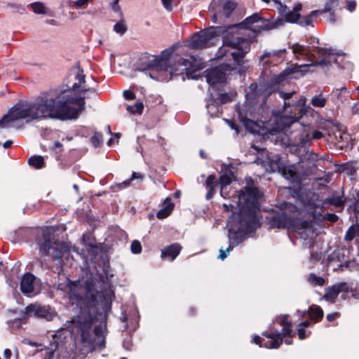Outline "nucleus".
Here are the masks:
<instances>
[{
	"label": "nucleus",
	"instance_id": "22",
	"mask_svg": "<svg viewBox=\"0 0 359 359\" xmlns=\"http://www.w3.org/2000/svg\"><path fill=\"white\" fill-rule=\"evenodd\" d=\"M150 71L166 72L168 70V60L155 56L153 60L147 61Z\"/></svg>",
	"mask_w": 359,
	"mask_h": 359
},
{
	"label": "nucleus",
	"instance_id": "41",
	"mask_svg": "<svg viewBox=\"0 0 359 359\" xmlns=\"http://www.w3.org/2000/svg\"><path fill=\"white\" fill-rule=\"evenodd\" d=\"M114 30L121 35L123 34L127 31V27L124 21L121 20L118 22L116 23L115 25L114 26Z\"/></svg>",
	"mask_w": 359,
	"mask_h": 359
},
{
	"label": "nucleus",
	"instance_id": "43",
	"mask_svg": "<svg viewBox=\"0 0 359 359\" xmlns=\"http://www.w3.org/2000/svg\"><path fill=\"white\" fill-rule=\"evenodd\" d=\"M242 122H243V126L245 127V128L248 130L252 132V128L255 126V123L254 121H252L247 117H243L242 118Z\"/></svg>",
	"mask_w": 359,
	"mask_h": 359
},
{
	"label": "nucleus",
	"instance_id": "37",
	"mask_svg": "<svg viewBox=\"0 0 359 359\" xmlns=\"http://www.w3.org/2000/svg\"><path fill=\"white\" fill-rule=\"evenodd\" d=\"M309 282L314 286H322L325 283V280L320 276H318L314 273H311L308 278Z\"/></svg>",
	"mask_w": 359,
	"mask_h": 359
},
{
	"label": "nucleus",
	"instance_id": "31",
	"mask_svg": "<svg viewBox=\"0 0 359 359\" xmlns=\"http://www.w3.org/2000/svg\"><path fill=\"white\" fill-rule=\"evenodd\" d=\"M28 164L35 169H41L45 167L46 163L42 156H31L28 161Z\"/></svg>",
	"mask_w": 359,
	"mask_h": 359
},
{
	"label": "nucleus",
	"instance_id": "34",
	"mask_svg": "<svg viewBox=\"0 0 359 359\" xmlns=\"http://www.w3.org/2000/svg\"><path fill=\"white\" fill-rule=\"evenodd\" d=\"M236 3L231 1H226L222 6V14L226 18H229L231 13L236 9Z\"/></svg>",
	"mask_w": 359,
	"mask_h": 359
},
{
	"label": "nucleus",
	"instance_id": "44",
	"mask_svg": "<svg viewBox=\"0 0 359 359\" xmlns=\"http://www.w3.org/2000/svg\"><path fill=\"white\" fill-rule=\"evenodd\" d=\"M78 73L76 74L75 79L79 81V83H84L86 80V76L83 74V70L80 67V63L77 62Z\"/></svg>",
	"mask_w": 359,
	"mask_h": 359
},
{
	"label": "nucleus",
	"instance_id": "48",
	"mask_svg": "<svg viewBox=\"0 0 359 359\" xmlns=\"http://www.w3.org/2000/svg\"><path fill=\"white\" fill-rule=\"evenodd\" d=\"M311 334V332L309 331L308 334H306V332L305 330V328L302 327H297V334L298 337L300 340L305 339L307 338L310 334Z\"/></svg>",
	"mask_w": 359,
	"mask_h": 359
},
{
	"label": "nucleus",
	"instance_id": "64",
	"mask_svg": "<svg viewBox=\"0 0 359 359\" xmlns=\"http://www.w3.org/2000/svg\"><path fill=\"white\" fill-rule=\"evenodd\" d=\"M229 252L226 250H224L222 248L219 250V255L218 256V257L219 259H221L222 260H224L225 258H226L227 257V253Z\"/></svg>",
	"mask_w": 359,
	"mask_h": 359
},
{
	"label": "nucleus",
	"instance_id": "39",
	"mask_svg": "<svg viewBox=\"0 0 359 359\" xmlns=\"http://www.w3.org/2000/svg\"><path fill=\"white\" fill-rule=\"evenodd\" d=\"M31 7L36 14H45L46 13V8L41 2H34L31 4Z\"/></svg>",
	"mask_w": 359,
	"mask_h": 359
},
{
	"label": "nucleus",
	"instance_id": "42",
	"mask_svg": "<svg viewBox=\"0 0 359 359\" xmlns=\"http://www.w3.org/2000/svg\"><path fill=\"white\" fill-rule=\"evenodd\" d=\"M131 252L133 254H140L142 252V245L140 241L134 240L130 245Z\"/></svg>",
	"mask_w": 359,
	"mask_h": 359
},
{
	"label": "nucleus",
	"instance_id": "24",
	"mask_svg": "<svg viewBox=\"0 0 359 359\" xmlns=\"http://www.w3.org/2000/svg\"><path fill=\"white\" fill-rule=\"evenodd\" d=\"M235 179V175L231 170H229L225 173L221 175L218 180L219 188H220V196L224 198H226L227 196L224 195V189L230 185L232 181Z\"/></svg>",
	"mask_w": 359,
	"mask_h": 359
},
{
	"label": "nucleus",
	"instance_id": "61",
	"mask_svg": "<svg viewBox=\"0 0 359 359\" xmlns=\"http://www.w3.org/2000/svg\"><path fill=\"white\" fill-rule=\"evenodd\" d=\"M328 13H329L328 20L332 23H334L336 22L335 13L333 11V10Z\"/></svg>",
	"mask_w": 359,
	"mask_h": 359
},
{
	"label": "nucleus",
	"instance_id": "10",
	"mask_svg": "<svg viewBox=\"0 0 359 359\" xmlns=\"http://www.w3.org/2000/svg\"><path fill=\"white\" fill-rule=\"evenodd\" d=\"M281 24L282 21L280 20H273V18H264L261 16L259 13H255L247 17L237 26L243 29H250L255 34H258L262 31L277 28Z\"/></svg>",
	"mask_w": 359,
	"mask_h": 359
},
{
	"label": "nucleus",
	"instance_id": "63",
	"mask_svg": "<svg viewBox=\"0 0 359 359\" xmlns=\"http://www.w3.org/2000/svg\"><path fill=\"white\" fill-rule=\"evenodd\" d=\"M228 122L231 129L236 130L237 133L239 131V126L233 121H229Z\"/></svg>",
	"mask_w": 359,
	"mask_h": 359
},
{
	"label": "nucleus",
	"instance_id": "60",
	"mask_svg": "<svg viewBox=\"0 0 359 359\" xmlns=\"http://www.w3.org/2000/svg\"><path fill=\"white\" fill-rule=\"evenodd\" d=\"M161 1L165 9L168 11L172 10L171 0H161Z\"/></svg>",
	"mask_w": 359,
	"mask_h": 359
},
{
	"label": "nucleus",
	"instance_id": "47",
	"mask_svg": "<svg viewBox=\"0 0 359 359\" xmlns=\"http://www.w3.org/2000/svg\"><path fill=\"white\" fill-rule=\"evenodd\" d=\"M336 285L339 290V293L340 292L347 293V292H350V290H351V287L348 286V283L346 282L337 283Z\"/></svg>",
	"mask_w": 359,
	"mask_h": 359
},
{
	"label": "nucleus",
	"instance_id": "1",
	"mask_svg": "<svg viewBox=\"0 0 359 359\" xmlns=\"http://www.w3.org/2000/svg\"><path fill=\"white\" fill-rule=\"evenodd\" d=\"M67 287L70 304L79 309V313L72 318L69 329L72 335L79 341L81 353H91L96 347L104 348L107 320L103 326L100 325L93 328L95 320L93 313L98 309V296L100 294L102 309L107 316L111 309L112 299L115 297L114 290L109 289L99 292L91 278L83 281L69 280Z\"/></svg>",
	"mask_w": 359,
	"mask_h": 359
},
{
	"label": "nucleus",
	"instance_id": "12",
	"mask_svg": "<svg viewBox=\"0 0 359 359\" xmlns=\"http://www.w3.org/2000/svg\"><path fill=\"white\" fill-rule=\"evenodd\" d=\"M236 68L229 64H222L205 71L206 81L212 88H216L219 84L226 82L227 72L234 71Z\"/></svg>",
	"mask_w": 359,
	"mask_h": 359
},
{
	"label": "nucleus",
	"instance_id": "45",
	"mask_svg": "<svg viewBox=\"0 0 359 359\" xmlns=\"http://www.w3.org/2000/svg\"><path fill=\"white\" fill-rule=\"evenodd\" d=\"M280 97L284 100V102L289 101L290 100L293 98L294 95L296 94V91H292L290 93H285L283 90L278 91Z\"/></svg>",
	"mask_w": 359,
	"mask_h": 359
},
{
	"label": "nucleus",
	"instance_id": "36",
	"mask_svg": "<svg viewBox=\"0 0 359 359\" xmlns=\"http://www.w3.org/2000/svg\"><path fill=\"white\" fill-rule=\"evenodd\" d=\"M144 109V104L142 102H137L133 105H128L127 110L132 114H142Z\"/></svg>",
	"mask_w": 359,
	"mask_h": 359
},
{
	"label": "nucleus",
	"instance_id": "40",
	"mask_svg": "<svg viewBox=\"0 0 359 359\" xmlns=\"http://www.w3.org/2000/svg\"><path fill=\"white\" fill-rule=\"evenodd\" d=\"M358 231L359 229L356 226H351V227H349V229L347 230L346 233L345 240L348 241H352L356 236Z\"/></svg>",
	"mask_w": 359,
	"mask_h": 359
},
{
	"label": "nucleus",
	"instance_id": "50",
	"mask_svg": "<svg viewBox=\"0 0 359 359\" xmlns=\"http://www.w3.org/2000/svg\"><path fill=\"white\" fill-rule=\"evenodd\" d=\"M93 0H76L74 1V7L76 8L85 7L88 3L92 2Z\"/></svg>",
	"mask_w": 359,
	"mask_h": 359
},
{
	"label": "nucleus",
	"instance_id": "28",
	"mask_svg": "<svg viewBox=\"0 0 359 359\" xmlns=\"http://www.w3.org/2000/svg\"><path fill=\"white\" fill-rule=\"evenodd\" d=\"M339 4V0H327L325 2L324 8L311 11V15L317 17L324 13L330 12Z\"/></svg>",
	"mask_w": 359,
	"mask_h": 359
},
{
	"label": "nucleus",
	"instance_id": "7",
	"mask_svg": "<svg viewBox=\"0 0 359 359\" xmlns=\"http://www.w3.org/2000/svg\"><path fill=\"white\" fill-rule=\"evenodd\" d=\"M306 100L304 95H301L299 101H295L297 104L283 111L285 114L280 116L278 121L280 130H287L292 123L299 122L304 115H313L316 113L313 108L306 104Z\"/></svg>",
	"mask_w": 359,
	"mask_h": 359
},
{
	"label": "nucleus",
	"instance_id": "6",
	"mask_svg": "<svg viewBox=\"0 0 359 359\" xmlns=\"http://www.w3.org/2000/svg\"><path fill=\"white\" fill-rule=\"evenodd\" d=\"M298 212V208L294 204L284 201L279 205V210L275 211L266 217V224L269 229L290 230L294 214Z\"/></svg>",
	"mask_w": 359,
	"mask_h": 359
},
{
	"label": "nucleus",
	"instance_id": "49",
	"mask_svg": "<svg viewBox=\"0 0 359 359\" xmlns=\"http://www.w3.org/2000/svg\"><path fill=\"white\" fill-rule=\"evenodd\" d=\"M136 70L139 72H142L147 73V71H150L149 67L148 65L147 62H140L137 64Z\"/></svg>",
	"mask_w": 359,
	"mask_h": 359
},
{
	"label": "nucleus",
	"instance_id": "13",
	"mask_svg": "<svg viewBox=\"0 0 359 359\" xmlns=\"http://www.w3.org/2000/svg\"><path fill=\"white\" fill-rule=\"evenodd\" d=\"M323 137V134L320 130L311 131L308 126H303L302 130L294 138V146L304 148L306 147L312 140H320Z\"/></svg>",
	"mask_w": 359,
	"mask_h": 359
},
{
	"label": "nucleus",
	"instance_id": "18",
	"mask_svg": "<svg viewBox=\"0 0 359 359\" xmlns=\"http://www.w3.org/2000/svg\"><path fill=\"white\" fill-rule=\"evenodd\" d=\"M182 249V246L180 243H174L161 250V257L163 260L172 262L180 255Z\"/></svg>",
	"mask_w": 359,
	"mask_h": 359
},
{
	"label": "nucleus",
	"instance_id": "4",
	"mask_svg": "<svg viewBox=\"0 0 359 359\" xmlns=\"http://www.w3.org/2000/svg\"><path fill=\"white\" fill-rule=\"evenodd\" d=\"M54 235L49 229H43L36 238V244L41 257H49L55 262L58 273L62 271V257L68 252V248L64 242L53 241Z\"/></svg>",
	"mask_w": 359,
	"mask_h": 359
},
{
	"label": "nucleus",
	"instance_id": "53",
	"mask_svg": "<svg viewBox=\"0 0 359 359\" xmlns=\"http://www.w3.org/2000/svg\"><path fill=\"white\" fill-rule=\"evenodd\" d=\"M356 1L355 0H348L346 1V8L350 11L353 12L356 8Z\"/></svg>",
	"mask_w": 359,
	"mask_h": 359
},
{
	"label": "nucleus",
	"instance_id": "17",
	"mask_svg": "<svg viewBox=\"0 0 359 359\" xmlns=\"http://www.w3.org/2000/svg\"><path fill=\"white\" fill-rule=\"evenodd\" d=\"M25 313L27 316H34L39 318H48L51 316L48 306H41L37 304H30L25 308Z\"/></svg>",
	"mask_w": 359,
	"mask_h": 359
},
{
	"label": "nucleus",
	"instance_id": "57",
	"mask_svg": "<svg viewBox=\"0 0 359 359\" xmlns=\"http://www.w3.org/2000/svg\"><path fill=\"white\" fill-rule=\"evenodd\" d=\"M196 72L197 71L196 69H187V77L191 78V79H198V76H196Z\"/></svg>",
	"mask_w": 359,
	"mask_h": 359
},
{
	"label": "nucleus",
	"instance_id": "26",
	"mask_svg": "<svg viewBox=\"0 0 359 359\" xmlns=\"http://www.w3.org/2000/svg\"><path fill=\"white\" fill-rule=\"evenodd\" d=\"M164 207L159 210L156 213V217L158 219H165L168 217L172 212L174 208V203L170 198H167L164 201Z\"/></svg>",
	"mask_w": 359,
	"mask_h": 359
},
{
	"label": "nucleus",
	"instance_id": "52",
	"mask_svg": "<svg viewBox=\"0 0 359 359\" xmlns=\"http://www.w3.org/2000/svg\"><path fill=\"white\" fill-rule=\"evenodd\" d=\"M123 97L127 100H133L136 98L135 93L130 90H126L123 92Z\"/></svg>",
	"mask_w": 359,
	"mask_h": 359
},
{
	"label": "nucleus",
	"instance_id": "27",
	"mask_svg": "<svg viewBox=\"0 0 359 359\" xmlns=\"http://www.w3.org/2000/svg\"><path fill=\"white\" fill-rule=\"evenodd\" d=\"M232 100L233 97L231 95L226 93H219L217 99H215L212 95L211 102L207 104V107L208 108L210 105L224 104L231 102Z\"/></svg>",
	"mask_w": 359,
	"mask_h": 359
},
{
	"label": "nucleus",
	"instance_id": "21",
	"mask_svg": "<svg viewBox=\"0 0 359 359\" xmlns=\"http://www.w3.org/2000/svg\"><path fill=\"white\" fill-rule=\"evenodd\" d=\"M204 186L207 189L206 200L212 199L216 194V188L219 186V181L215 175H210L206 178Z\"/></svg>",
	"mask_w": 359,
	"mask_h": 359
},
{
	"label": "nucleus",
	"instance_id": "5",
	"mask_svg": "<svg viewBox=\"0 0 359 359\" xmlns=\"http://www.w3.org/2000/svg\"><path fill=\"white\" fill-rule=\"evenodd\" d=\"M280 325L283 326L280 332H269L264 331L262 335L267 339H263L259 335H254L252 337V341L259 345V347H264L270 349L278 348L283 342L285 337H291L293 335L292 325L289 320L288 315H284L280 317L278 320Z\"/></svg>",
	"mask_w": 359,
	"mask_h": 359
},
{
	"label": "nucleus",
	"instance_id": "35",
	"mask_svg": "<svg viewBox=\"0 0 359 359\" xmlns=\"http://www.w3.org/2000/svg\"><path fill=\"white\" fill-rule=\"evenodd\" d=\"M327 103V100L323 96L322 93L315 95L311 100V104L315 107H324Z\"/></svg>",
	"mask_w": 359,
	"mask_h": 359
},
{
	"label": "nucleus",
	"instance_id": "30",
	"mask_svg": "<svg viewBox=\"0 0 359 359\" xmlns=\"http://www.w3.org/2000/svg\"><path fill=\"white\" fill-rule=\"evenodd\" d=\"M339 294V290L337 287V285L334 284L330 287L325 288V292L323 298L327 301L334 303L335 302V300L337 298Z\"/></svg>",
	"mask_w": 359,
	"mask_h": 359
},
{
	"label": "nucleus",
	"instance_id": "58",
	"mask_svg": "<svg viewBox=\"0 0 359 359\" xmlns=\"http://www.w3.org/2000/svg\"><path fill=\"white\" fill-rule=\"evenodd\" d=\"M82 92L84 93H92V94L94 96H97L98 95L97 93L96 92V90L94 88H86L85 86H83L82 88Z\"/></svg>",
	"mask_w": 359,
	"mask_h": 359
},
{
	"label": "nucleus",
	"instance_id": "46",
	"mask_svg": "<svg viewBox=\"0 0 359 359\" xmlns=\"http://www.w3.org/2000/svg\"><path fill=\"white\" fill-rule=\"evenodd\" d=\"M287 189H289V193L293 198H297V199L301 198L302 191L299 188L288 187Z\"/></svg>",
	"mask_w": 359,
	"mask_h": 359
},
{
	"label": "nucleus",
	"instance_id": "23",
	"mask_svg": "<svg viewBox=\"0 0 359 359\" xmlns=\"http://www.w3.org/2000/svg\"><path fill=\"white\" fill-rule=\"evenodd\" d=\"M290 48L292 49L296 59H299V55L306 56L312 62L313 59L316 58L315 55L310 52L309 46H306L298 43H295L290 46Z\"/></svg>",
	"mask_w": 359,
	"mask_h": 359
},
{
	"label": "nucleus",
	"instance_id": "3",
	"mask_svg": "<svg viewBox=\"0 0 359 359\" xmlns=\"http://www.w3.org/2000/svg\"><path fill=\"white\" fill-rule=\"evenodd\" d=\"M262 196L255 186L251 177L247 180V185L241 190L239 199L242 205L239 212L228 222V237L229 245L227 252L233 250L234 246L241 243L248 233L256 231L261 225L258 213L260 210L259 198Z\"/></svg>",
	"mask_w": 359,
	"mask_h": 359
},
{
	"label": "nucleus",
	"instance_id": "32",
	"mask_svg": "<svg viewBox=\"0 0 359 359\" xmlns=\"http://www.w3.org/2000/svg\"><path fill=\"white\" fill-rule=\"evenodd\" d=\"M144 178V175L140 172H133L130 176V177L121 183H118L115 186L118 189H121L123 188H126L130 186V182L135 180H142Z\"/></svg>",
	"mask_w": 359,
	"mask_h": 359
},
{
	"label": "nucleus",
	"instance_id": "51",
	"mask_svg": "<svg viewBox=\"0 0 359 359\" xmlns=\"http://www.w3.org/2000/svg\"><path fill=\"white\" fill-rule=\"evenodd\" d=\"M295 101H299V98L293 97L292 99L290 100L289 101L284 102L283 111L286 110L287 109L290 108L292 106H294L295 104H297Z\"/></svg>",
	"mask_w": 359,
	"mask_h": 359
},
{
	"label": "nucleus",
	"instance_id": "14",
	"mask_svg": "<svg viewBox=\"0 0 359 359\" xmlns=\"http://www.w3.org/2000/svg\"><path fill=\"white\" fill-rule=\"evenodd\" d=\"M302 9V4H296L292 11H289L284 15V20L286 22L297 23L302 27L311 25L313 16L311 15V13L307 15L302 16L299 13Z\"/></svg>",
	"mask_w": 359,
	"mask_h": 359
},
{
	"label": "nucleus",
	"instance_id": "11",
	"mask_svg": "<svg viewBox=\"0 0 359 359\" xmlns=\"http://www.w3.org/2000/svg\"><path fill=\"white\" fill-rule=\"evenodd\" d=\"M219 35V28L210 27L195 32L191 36L189 47L192 49H203L210 46V41Z\"/></svg>",
	"mask_w": 359,
	"mask_h": 359
},
{
	"label": "nucleus",
	"instance_id": "54",
	"mask_svg": "<svg viewBox=\"0 0 359 359\" xmlns=\"http://www.w3.org/2000/svg\"><path fill=\"white\" fill-rule=\"evenodd\" d=\"M350 292L351 297L355 299H359V283L357 284L354 287H351Z\"/></svg>",
	"mask_w": 359,
	"mask_h": 359
},
{
	"label": "nucleus",
	"instance_id": "2",
	"mask_svg": "<svg viewBox=\"0 0 359 359\" xmlns=\"http://www.w3.org/2000/svg\"><path fill=\"white\" fill-rule=\"evenodd\" d=\"M76 96L71 90L54 89L41 93L34 102H18L0 119V127H8L14 121L31 118H50L60 121L76 119L85 109V99Z\"/></svg>",
	"mask_w": 359,
	"mask_h": 359
},
{
	"label": "nucleus",
	"instance_id": "33",
	"mask_svg": "<svg viewBox=\"0 0 359 359\" xmlns=\"http://www.w3.org/2000/svg\"><path fill=\"white\" fill-rule=\"evenodd\" d=\"M272 163H274L277 165L278 171L281 172L282 175L286 178H289V177L292 178L294 175V172L291 170V169L287 168L284 164L280 162V158L276 159V161H273Z\"/></svg>",
	"mask_w": 359,
	"mask_h": 359
},
{
	"label": "nucleus",
	"instance_id": "9",
	"mask_svg": "<svg viewBox=\"0 0 359 359\" xmlns=\"http://www.w3.org/2000/svg\"><path fill=\"white\" fill-rule=\"evenodd\" d=\"M313 51L316 52L318 57L320 58V60L314 61L311 64H304L301 65H294L290 67L285 69L280 74H283V79L285 81L289 75L294 73L302 72L303 75L307 72V68L311 66H320V67H328L331 65L332 61L328 57L334 55L332 48H325L318 46L313 47Z\"/></svg>",
	"mask_w": 359,
	"mask_h": 359
},
{
	"label": "nucleus",
	"instance_id": "56",
	"mask_svg": "<svg viewBox=\"0 0 359 359\" xmlns=\"http://www.w3.org/2000/svg\"><path fill=\"white\" fill-rule=\"evenodd\" d=\"M340 316V313L339 312H334V313H328L327 316H326V319L327 320V321L329 322H332L334 321L335 319H337V318H339Z\"/></svg>",
	"mask_w": 359,
	"mask_h": 359
},
{
	"label": "nucleus",
	"instance_id": "20",
	"mask_svg": "<svg viewBox=\"0 0 359 359\" xmlns=\"http://www.w3.org/2000/svg\"><path fill=\"white\" fill-rule=\"evenodd\" d=\"M283 77V74H277L272 76L270 81L264 85V92L269 96L276 91H280L279 86L283 81H284Z\"/></svg>",
	"mask_w": 359,
	"mask_h": 359
},
{
	"label": "nucleus",
	"instance_id": "8",
	"mask_svg": "<svg viewBox=\"0 0 359 359\" xmlns=\"http://www.w3.org/2000/svg\"><path fill=\"white\" fill-rule=\"evenodd\" d=\"M223 46H228L237 50L236 51L231 53L234 62L233 67L236 68L234 70H237V72L240 75L245 74L248 67L245 65V60L244 58L250 49L249 43L244 38L238 37L236 41H234L227 36H224Z\"/></svg>",
	"mask_w": 359,
	"mask_h": 359
},
{
	"label": "nucleus",
	"instance_id": "29",
	"mask_svg": "<svg viewBox=\"0 0 359 359\" xmlns=\"http://www.w3.org/2000/svg\"><path fill=\"white\" fill-rule=\"evenodd\" d=\"M345 199L343 198V194L341 196L337 195V196H332L330 197L326 198L323 201V205H334L337 208L342 207L345 203Z\"/></svg>",
	"mask_w": 359,
	"mask_h": 359
},
{
	"label": "nucleus",
	"instance_id": "15",
	"mask_svg": "<svg viewBox=\"0 0 359 359\" xmlns=\"http://www.w3.org/2000/svg\"><path fill=\"white\" fill-rule=\"evenodd\" d=\"M298 210H299L298 209ZM299 215V211L294 214L290 230L299 234L301 236H303L306 231L312 233L314 227V214H313L312 218L304 220L302 219Z\"/></svg>",
	"mask_w": 359,
	"mask_h": 359
},
{
	"label": "nucleus",
	"instance_id": "19",
	"mask_svg": "<svg viewBox=\"0 0 359 359\" xmlns=\"http://www.w3.org/2000/svg\"><path fill=\"white\" fill-rule=\"evenodd\" d=\"M36 277L31 273H25L20 281V290L24 294H29L34 290Z\"/></svg>",
	"mask_w": 359,
	"mask_h": 359
},
{
	"label": "nucleus",
	"instance_id": "55",
	"mask_svg": "<svg viewBox=\"0 0 359 359\" xmlns=\"http://www.w3.org/2000/svg\"><path fill=\"white\" fill-rule=\"evenodd\" d=\"M325 219L331 222H335L338 220V216L334 213H327L325 215Z\"/></svg>",
	"mask_w": 359,
	"mask_h": 359
},
{
	"label": "nucleus",
	"instance_id": "38",
	"mask_svg": "<svg viewBox=\"0 0 359 359\" xmlns=\"http://www.w3.org/2000/svg\"><path fill=\"white\" fill-rule=\"evenodd\" d=\"M90 142L95 147H100L103 142L102 133L99 132H95L93 135L90 138Z\"/></svg>",
	"mask_w": 359,
	"mask_h": 359
},
{
	"label": "nucleus",
	"instance_id": "62",
	"mask_svg": "<svg viewBox=\"0 0 359 359\" xmlns=\"http://www.w3.org/2000/svg\"><path fill=\"white\" fill-rule=\"evenodd\" d=\"M352 197L354 200V203H359V191L356 189L353 190Z\"/></svg>",
	"mask_w": 359,
	"mask_h": 359
},
{
	"label": "nucleus",
	"instance_id": "16",
	"mask_svg": "<svg viewBox=\"0 0 359 359\" xmlns=\"http://www.w3.org/2000/svg\"><path fill=\"white\" fill-rule=\"evenodd\" d=\"M67 337L63 334H55L52 336L49 344L46 347L44 359H53L54 353L65 348Z\"/></svg>",
	"mask_w": 359,
	"mask_h": 359
},
{
	"label": "nucleus",
	"instance_id": "25",
	"mask_svg": "<svg viewBox=\"0 0 359 359\" xmlns=\"http://www.w3.org/2000/svg\"><path fill=\"white\" fill-rule=\"evenodd\" d=\"M307 314L314 323H318L322 320L324 316L323 310L320 306L313 304L310 306L307 310Z\"/></svg>",
	"mask_w": 359,
	"mask_h": 359
},
{
	"label": "nucleus",
	"instance_id": "59",
	"mask_svg": "<svg viewBox=\"0 0 359 359\" xmlns=\"http://www.w3.org/2000/svg\"><path fill=\"white\" fill-rule=\"evenodd\" d=\"M278 5L280 6L279 12L284 17V15L289 11L288 8L286 5L282 4L281 2H280V4H278Z\"/></svg>",
	"mask_w": 359,
	"mask_h": 359
}]
</instances>
